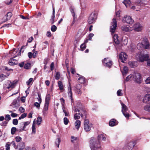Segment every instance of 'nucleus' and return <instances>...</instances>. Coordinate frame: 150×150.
Instances as JSON below:
<instances>
[{"label": "nucleus", "mask_w": 150, "mask_h": 150, "mask_svg": "<svg viewBox=\"0 0 150 150\" xmlns=\"http://www.w3.org/2000/svg\"><path fill=\"white\" fill-rule=\"evenodd\" d=\"M118 36L117 35L115 34L113 36V39L115 43L118 44L119 43V41L118 39Z\"/></svg>", "instance_id": "bb28decb"}, {"label": "nucleus", "mask_w": 150, "mask_h": 150, "mask_svg": "<svg viewBox=\"0 0 150 150\" xmlns=\"http://www.w3.org/2000/svg\"><path fill=\"white\" fill-rule=\"evenodd\" d=\"M18 122V120L17 119H14L13 120V124L15 125H17Z\"/></svg>", "instance_id": "3c124183"}, {"label": "nucleus", "mask_w": 150, "mask_h": 150, "mask_svg": "<svg viewBox=\"0 0 150 150\" xmlns=\"http://www.w3.org/2000/svg\"><path fill=\"white\" fill-rule=\"evenodd\" d=\"M78 80L80 81V82L81 83H83L85 82V78L82 76H81L78 79Z\"/></svg>", "instance_id": "e433bc0d"}, {"label": "nucleus", "mask_w": 150, "mask_h": 150, "mask_svg": "<svg viewBox=\"0 0 150 150\" xmlns=\"http://www.w3.org/2000/svg\"><path fill=\"white\" fill-rule=\"evenodd\" d=\"M81 122L79 120H76L74 123L76 128L77 129H79L81 125Z\"/></svg>", "instance_id": "b1692460"}, {"label": "nucleus", "mask_w": 150, "mask_h": 150, "mask_svg": "<svg viewBox=\"0 0 150 150\" xmlns=\"http://www.w3.org/2000/svg\"><path fill=\"white\" fill-rule=\"evenodd\" d=\"M33 80V79L32 78H30L29 79V80L26 82V84L28 85H29V84Z\"/></svg>", "instance_id": "e2e57ef3"}, {"label": "nucleus", "mask_w": 150, "mask_h": 150, "mask_svg": "<svg viewBox=\"0 0 150 150\" xmlns=\"http://www.w3.org/2000/svg\"><path fill=\"white\" fill-rule=\"evenodd\" d=\"M80 115L79 113H76L74 116V118L75 120L79 119L80 118Z\"/></svg>", "instance_id": "ea45409f"}, {"label": "nucleus", "mask_w": 150, "mask_h": 150, "mask_svg": "<svg viewBox=\"0 0 150 150\" xmlns=\"http://www.w3.org/2000/svg\"><path fill=\"white\" fill-rule=\"evenodd\" d=\"M145 81L146 84H150V77L147 78Z\"/></svg>", "instance_id": "338daca9"}, {"label": "nucleus", "mask_w": 150, "mask_h": 150, "mask_svg": "<svg viewBox=\"0 0 150 150\" xmlns=\"http://www.w3.org/2000/svg\"><path fill=\"white\" fill-rule=\"evenodd\" d=\"M36 132L35 126L34 124H33L32 126V133L35 134Z\"/></svg>", "instance_id": "a18cd8bd"}, {"label": "nucleus", "mask_w": 150, "mask_h": 150, "mask_svg": "<svg viewBox=\"0 0 150 150\" xmlns=\"http://www.w3.org/2000/svg\"><path fill=\"white\" fill-rule=\"evenodd\" d=\"M57 27L54 25H52L51 27V30L52 32H55L57 30Z\"/></svg>", "instance_id": "de8ad7c7"}, {"label": "nucleus", "mask_w": 150, "mask_h": 150, "mask_svg": "<svg viewBox=\"0 0 150 150\" xmlns=\"http://www.w3.org/2000/svg\"><path fill=\"white\" fill-rule=\"evenodd\" d=\"M144 109L146 111H150V103H149V104L144 106Z\"/></svg>", "instance_id": "4c0bfd02"}, {"label": "nucleus", "mask_w": 150, "mask_h": 150, "mask_svg": "<svg viewBox=\"0 0 150 150\" xmlns=\"http://www.w3.org/2000/svg\"><path fill=\"white\" fill-rule=\"evenodd\" d=\"M17 56V55H15L14 56L13 58H11L9 60L8 62V64L10 65L13 66L14 65L17 64L18 63V61L15 59H13V58H15Z\"/></svg>", "instance_id": "4468645a"}, {"label": "nucleus", "mask_w": 150, "mask_h": 150, "mask_svg": "<svg viewBox=\"0 0 150 150\" xmlns=\"http://www.w3.org/2000/svg\"><path fill=\"white\" fill-rule=\"evenodd\" d=\"M111 26H110V31L112 33H114L117 27V23L115 19L114 18L112 19V22L111 23Z\"/></svg>", "instance_id": "6e6552de"}, {"label": "nucleus", "mask_w": 150, "mask_h": 150, "mask_svg": "<svg viewBox=\"0 0 150 150\" xmlns=\"http://www.w3.org/2000/svg\"><path fill=\"white\" fill-rule=\"evenodd\" d=\"M27 114L26 113H24L21 115L19 117V120H21L22 119H23L25 117H26L27 116Z\"/></svg>", "instance_id": "37998d69"}, {"label": "nucleus", "mask_w": 150, "mask_h": 150, "mask_svg": "<svg viewBox=\"0 0 150 150\" xmlns=\"http://www.w3.org/2000/svg\"><path fill=\"white\" fill-rule=\"evenodd\" d=\"M116 120L114 119H113L110 120L109 122V125L111 126H113L115 125Z\"/></svg>", "instance_id": "c756f323"}, {"label": "nucleus", "mask_w": 150, "mask_h": 150, "mask_svg": "<svg viewBox=\"0 0 150 150\" xmlns=\"http://www.w3.org/2000/svg\"><path fill=\"white\" fill-rule=\"evenodd\" d=\"M128 64L131 67H133L136 66V62H129L128 63Z\"/></svg>", "instance_id": "2f4dec72"}, {"label": "nucleus", "mask_w": 150, "mask_h": 150, "mask_svg": "<svg viewBox=\"0 0 150 150\" xmlns=\"http://www.w3.org/2000/svg\"><path fill=\"white\" fill-rule=\"evenodd\" d=\"M15 86V83L11 82L9 81H8L6 84L4 85V88L5 89H9L10 88L12 89L14 88Z\"/></svg>", "instance_id": "9b49d317"}, {"label": "nucleus", "mask_w": 150, "mask_h": 150, "mask_svg": "<svg viewBox=\"0 0 150 150\" xmlns=\"http://www.w3.org/2000/svg\"><path fill=\"white\" fill-rule=\"evenodd\" d=\"M19 111L21 113L24 112L25 111V109L22 107H20L19 109Z\"/></svg>", "instance_id": "864d4df0"}, {"label": "nucleus", "mask_w": 150, "mask_h": 150, "mask_svg": "<svg viewBox=\"0 0 150 150\" xmlns=\"http://www.w3.org/2000/svg\"><path fill=\"white\" fill-rule=\"evenodd\" d=\"M15 139L16 141V142H19L21 141L22 138L21 137L18 136V137H16L15 138Z\"/></svg>", "instance_id": "4d7b16f0"}, {"label": "nucleus", "mask_w": 150, "mask_h": 150, "mask_svg": "<svg viewBox=\"0 0 150 150\" xmlns=\"http://www.w3.org/2000/svg\"><path fill=\"white\" fill-rule=\"evenodd\" d=\"M24 125L23 127L22 128L20 127V129H18L17 131L20 132H21L25 130V129L26 128V126H25V125Z\"/></svg>", "instance_id": "8fccbe9b"}, {"label": "nucleus", "mask_w": 150, "mask_h": 150, "mask_svg": "<svg viewBox=\"0 0 150 150\" xmlns=\"http://www.w3.org/2000/svg\"><path fill=\"white\" fill-rule=\"evenodd\" d=\"M31 64L29 63L26 64L24 65V68L25 69H28L30 68Z\"/></svg>", "instance_id": "f704fd0d"}, {"label": "nucleus", "mask_w": 150, "mask_h": 150, "mask_svg": "<svg viewBox=\"0 0 150 150\" xmlns=\"http://www.w3.org/2000/svg\"><path fill=\"white\" fill-rule=\"evenodd\" d=\"M122 105V111L123 115L127 118H128L129 117V114L127 112V108L126 106L122 103H121Z\"/></svg>", "instance_id": "0eeeda50"}, {"label": "nucleus", "mask_w": 150, "mask_h": 150, "mask_svg": "<svg viewBox=\"0 0 150 150\" xmlns=\"http://www.w3.org/2000/svg\"><path fill=\"white\" fill-rule=\"evenodd\" d=\"M84 129L86 132L90 131L92 127V124H89V121L88 119H85L84 122Z\"/></svg>", "instance_id": "39448f33"}, {"label": "nucleus", "mask_w": 150, "mask_h": 150, "mask_svg": "<svg viewBox=\"0 0 150 150\" xmlns=\"http://www.w3.org/2000/svg\"><path fill=\"white\" fill-rule=\"evenodd\" d=\"M10 143H8L6 145V150H9L10 149Z\"/></svg>", "instance_id": "6e6d98bb"}, {"label": "nucleus", "mask_w": 150, "mask_h": 150, "mask_svg": "<svg viewBox=\"0 0 150 150\" xmlns=\"http://www.w3.org/2000/svg\"><path fill=\"white\" fill-rule=\"evenodd\" d=\"M149 55L148 54L141 53L139 56V61L141 62L147 60L149 58Z\"/></svg>", "instance_id": "1a4fd4ad"}, {"label": "nucleus", "mask_w": 150, "mask_h": 150, "mask_svg": "<svg viewBox=\"0 0 150 150\" xmlns=\"http://www.w3.org/2000/svg\"><path fill=\"white\" fill-rule=\"evenodd\" d=\"M11 119V117L9 115H6L5 120H6L9 121Z\"/></svg>", "instance_id": "603ef678"}, {"label": "nucleus", "mask_w": 150, "mask_h": 150, "mask_svg": "<svg viewBox=\"0 0 150 150\" xmlns=\"http://www.w3.org/2000/svg\"><path fill=\"white\" fill-rule=\"evenodd\" d=\"M18 130L15 127H13L11 128V133L13 135L15 134V132L17 130Z\"/></svg>", "instance_id": "58836bf2"}, {"label": "nucleus", "mask_w": 150, "mask_h": 150, "mask_svg": "<svg viewBox=\"0 0 150 150\" xmlns=\"http://www.w3.org/2000/svg\"><path fill=\"white\" fill-rule=\"evenodd\" d=\"M143 47L146 49H150V44L146 39H144L142 42H139L137 45V48L139 50H141Z\"/></svg>", "instance_id": "7ed1b4c3"}, {"label": "nucleus", "mask_w": 150, "mask_h": 150, "mask_svg": "<svg viewBox=\"0 0 150 150\" xmlns=\"http://www.w3.org/2000/svg\"><path fill=\"white\" fill-rule=\"evenodd\" d=\"M62 110H63V112L65 114V115L66 116H69V113L68 112H67L65 110V108L64 107H63L62 108Z\"/></svg>", "instance_id": "49530a36"}, {"label": "nucleus", "mask_w": 150, "mask_h": 150, "mask_svg": "<svg viewBox=\"0 0 150 150\" xmlns=\"http://www.w3.org/2000/svg\"><path fill=\"white\" fill-rule=\"evenodd\" d=\"M122 90L121 89H119L117 91V94L118 96H121L122 95L123 93H122Z\"/></svg>", "instance_id": "79ce46f5"}, {"label": "nucleus", "mask_w": 150, "mask_h": 150, "mask_svg": "<svg viewBox=\"0 0 150 150\" xmlns=\"http://www.w3.org/2000/svg\"><path fill=\"white\" fill-rule=\"evenodd\" d=\"M81 88V86L80 84H77L76 85V90H80Z\"/></svg>", "instance_id": "052dcab7"}, {"label": "nucleus", "mask_w": 150, "mask_h": 150, "mask_svg": "<svg viewBox=\"0 0 150 150\" xmlns=\"http://www.w3.org/2000/svg\"><path fill=\"white\" fill-rule=\"evenodd\" d=\"M82 51L83 50L86 48V44L85 43L82 44L80 46Z\"/></svg>", "instance_id": "09e8293b"}, {"label": "nucleus", "mask_w": 150, "mask_h": 150, "mask_svg": "<svg viewBox=\"0 0 150 150\" xmlns=\"http://www.w3.org/2000/svg\"><path fill=\"white\" fill-rule=\"evenodd\" d=\"M135 30L136 31H139L142 29V27L140 26L139 24H137L134 26Z\"/></svg>", "instance_id": "393cba45"}, {"label": "nucleus", "mask_w": 150, "mask_h": 150, "mask_svg": "<svg viewBox=\"0 0 150 150\" xmlns=\"http://www.w3.org/2000/svg\"><path fill=\"white\" fill-rule=\"evenodd\" d=\"M98 141L94 138H92L90 141V146L91 150H97L100 147L99 140L105 141L106 140L105 137L102 134L99 135L98 137Z\"/></svg>", "instance_id": "f257e3e1"}, {"label": "nucleus", "mask_w": 150, "mask_h": 150, "mask_svg": "<svg viewBox=\"0 0 150 150\" xmlns=\"http://www.w3.org/2000/svg\"><path fill=\"white\" fill-rule=\"evenodd\" d=\"M134 142H131L129 143L126 146V148L127 150H131L134 146Z\"/></svg>", "instance_id": "dca6fc26"}, {"label": "nucleus", "mask_w": 150, "mask_h": 150, "mask_svg": "<svg viewBox=\"0 0 150 150\" xmlns=\"http://www.w3.org/2000/svg\"><path fill=\"white\" fill-rule=\"evenodd\" d=\"M128 71V69L127 67H125L123 68L122 72L123 76L126 75Z\"/></svg>", "instance_id": "72a5a7b5"}, {"label": "nucleus", "mask_w": 150, "mask_h": 150, "mask_svg": "<svg viewBox=\"0 0 150 150\" xmlns=\"http://www.w3.org/2000/svg\"><path fill=\"white\" fill-rule=\"evenodd\" d=\"M40 104L37 102H35L34 103V106L38 108H39L40 107Z\"/></svg>", "instance_id": "5fc2aeb1"}, {"label": "nucleus", "mask_w": 150, "mask_h": 150, "mask_svg": "<svg viewBox=\"0 0 150 150\" xmlns=\"http://www.w3.org/2000/svg\"><path fill=\"white\" fill-rule=\"evenodd\" d=\"M97 15L95 12H92L89 15L88 20V22L89 24L94 23L97 19Z\"/></svg>", "instance_id": "20e7f679"}, {"label": "nucleus", "mask_w": 150, "mask_h": 150, "mask_svg": "<svg viewBox=\"0 0 150 150\" xmlns=\"http://www.w3.org/2000/svg\"><path fill=\"white\" fill-rule=\"evenodd\" d=\"M70 11L71 12V13H72V16L73 17V22L74 23V22L76 18V17L75 16V14L74 12V9L72 7H71L70 8Z\"/></svg>", "instance_id": "c85d7f7f"}, {"label": "nucleus", "mask_w": 150, "mask_h": 150, "mask_svg": "<svg viewBox=\"0 0 150 150\" xmlns=\"http://www.w3.org/2000/svg\"><path fill=\"white\" fill-rule=\"evenodd\" d=\"M60 142V139L59 138H58L56 140L55 142V144L56 145V146L58 148L59 147V144Z\"/></svg>", "instance_id": "a19ab883"}, {"label": "nucleus", "mask_w": 150, "mask_h": 150, "mask_svg": "<svg viewBox=\"0 0 150 150\" xmlns=\"http://www.w3.org/2000/svg\"><path fill=\"white\" fill-rule=\"evenodd\" d=\"M10 145L11 144L13 146L14 148L16 149L17 146L16 145L15 142L14 141H12L11 143H10Z\"/></svg>", "instance_id": "bf43d9fd"}, {"label": "nucleus", "mask_w": 150, "mask_h": 150, "mask_svg": "<svg viewBox=\"0 0 150 150\" xmlns=\"http://www.w3.org/2000/svg\"><path fill=\"white\" fill-rule=\"evenodd\" d=\"M49 103H45L43 109V110L42 112L44 115H45L47 114V111L48 110L49 106Z\"/></svg>", "instance_id": "a211bd4d"}, {"label": "nucleus", "mask_w": 150, "mask_h": 150, "mask_svg": "<svg viewBox=\"0 0 150 150\" xmlns=\"http://www.w3.org/2000/svg\"><path fill=\"white\" fill-rule=\"evenodd\" d=\"M50 69L51 71L54 70V63L52 62L50 66Z\"/></svg>", "instance_id": "0e129e2a"}, {"label": "nucleus", "mask_w": 150, "mask_h": 150, "mask_svg": "<svg viewBox=\"0 0 150 150\" xmlns=\"http://www.w3.org/2000/svg\"><path fill=\"white\" fill-rule=\"evenodd\" d=\"M6 75L3 74L0 75V81H2L6 79Z\"/></svg>", "instance_id": "c9c22d12"}, {"label": "nucleus", "mask_w": 150, "mask_h": 150, "mask_svg": "<svg viewBox=\"0 0 150 150\" xmlns=\"http://www.w3.org/2000/svg\"><path fill=\"white\" fill-rule=\"evenodd\" d=\"M38 52L37 51L34 52L33 53V57L34 58H36V56L38 54Z\"/></svg>", "instance_id": "774afa93"}, {"label": "nucleus", "mask_w": 150, "mask_h": 150, "mask_svg": "<svg viewBox=\"0 0 150 150\" xmlns=\"http://www.w3.org/2000/svg\"><path fill=\"white\" fill-rule=\"evenodd\" d=\"M122 2L127 7L129 6L131 4L130 0H124Z\"/></svg>", "instance_id": "a878e982"}, {"label": "nucleus", "mask_w": 150, "mask_h": 150, "mask_svg": "<svg viewBox=\"0 0 150 150\" xmlns=\"http://www.w3.org/2000/svg\"><path fill=\"white\" fill-rule=\"evenodd\" d=\"M141 74L139 73L135 74L134 75L130 74L126 78L125 81H127L129 80H131L134 78L135 79L136 82L138 83H141Z\"/></svg>", "instance_id": "f03ea898"}, {"label": "nucleus", "mask_w": 150, "mask_h": 150, "mask_svg": "<svg viewBox=\"0 0 150 150\" xmlns=\"http://www.w3.org/2000/svg\"><path fill=\"white\" fill-rule=\"evenodd\" d=\"M58 84L59 89L61 91H63L64 88L62 81H59L58 82Z\"/></svg>", "instance_id": "cd10ccee"}, {"label": "nucleus", "mask_w": 150, "mask_h": 150, "mask_svg": "<svg viewBox=\"0 0 150 150\" xmlns=\"http://www.w3.org/2000/svg\"><path fill=\"white\" fill-rule=\"evenodd\" d=\"M61 101V103L62 106V107H64V104L65 100L63 98H62L60 99Z\"/></svg>", "instance_id": "13d9d810"}, {"label": "nucleus", "mask_w": 150, "mask_h": 150, "mask_svg": "<svg viewBox=\"0 0 150 150\" xmlns=\"http://www.w3.org/2000/svg\"><path fill=\"white\" fill-rule=\"evenodd\" d=\"M50 94H47L45 97V103H49V101L50 100Z\"/></svg>", "instance_id": "7c9ffc66"}, {"label": "nucleus", "mask_w": 150, "mask_h": 150, "mask_svg": "<svg viewBox=\"0 0 150 150\" xmlns=\"http://www.w3.org/2000/svg\"><path fill=\"white\" fill-rule=\"evenodd\" d=\"M94 35L92 33H90L88 36V40H91L92 38L93 37Z\"/></svg>", "instance_id": "69168bd1"}, {"label": "nucleus", "mask_w": 150, "mask_h": 150, "mask_svg": "<svg viewBox=\"0 0 150 150\" xmlns=\"http://www.w3.org/2000/svg\"><path fill=\"white\" fill-rule=\"evenodd\" d=\"M69 122V121L66 117H64V122L65 125H67Z\"/></svg>", "instance_id": "c03bdc74"}, {"label": "nucleus", "mask_w": 150, "mask_h": 150, "mask_svg": "<svg viewBox=\"0 0 150 150\" xmlns=\"http://www.w3.org/2000/svg\"><path fill=\"white\" fill-rule=\"evenodd\" d=\"M42 121V118L40 117H38L37 118V124L39 125L41 123Z\"/></svg>", "instance_id": "473e14b6"}, {"label": "nucleus", "mask_w": 150, "mask_h": 150, "mask_svg": "<svg viewBox=\"0 0 150 150\" xmlns=\"http://www.w3.org/2000/svg\"><path fill=\"white\" fill-rule=\"evenodd\" d=\"M12 14L11 12H8L3 18V22H5L10 20L12 16Z\"/></svg>", "instance_id": "ddd939ff"}, {"label": "nucleus", "mask_w": 150, "mask_h": 150, "mask_svg": "<svg viewBox=\"0 0 150 150\" xmlns=\"http://www.w3.org/2000/svg\"><path fill=\"white\" fill-rule=\"evenodd\" d=\"M127 58V55L125 52H121L119 56V58L120 61L124 63L125 61L126 60Z\"/></svg>", "instance_id": "f8f14e48"}, {"label": "nucleus", "mask_w": 150, "mask_h": 150, "mask_svg": "<svg viewBox=\"0 0 150 150\" xmlns=\"http://www.w3.org/2000/svg\"><path fill=\"white\" fill-rule=\"evenodd\" d=\"M74 112H79L82 110L83 109V108L82 105L80 103H78L76 106L74 107Z\"/></svg>", "instance_id": "2eb2a0df"}, {"label": "nucleus", "mask_w": 150, "mask_h": 150, "mask_svg": "<svg viewBox=\"0 0 150 150\" xmlns=\"http://www.w3.org/2000/svg\"><path fill=\"white\" fill-rule=\"evenodd\" d=\"M79 114L82 118H86L87 112L84 109H83L81 112H79Z\"/></svg>", "instance_id": "aec40b11"}, {"label": "nucleus", "mask_w": 150, "mask_h": 150, "mask_svg": "<svg viewBox=\"0 0 150 150\" xmlns=\"http://www.w3.org/2000/svg\"><path fill=\"white\" fill-rule=\"evenodd\" d=\"M150 101V94H146L143 99V101L144 103H146L148 101Z\"/></svg>", "instance_id": "4be33fe9"}, {"label": "nucleus", "mask_w": 150, "mask_h": 150, "mask_svg": "<svg viewBox=\"0 0 150 150\" xmlns=\"http://www.w3.org/2000/svg\"><path fill=\"white\" fill-rule=\"evenodd\" d=\"M121 29L125 32H130L132 30V28L129 25H123L121 27Z\"/></svg>", "instance_id": "f3484780"}, {"label": "nucleus", "mask_w": 150, "mask_h": 150, "mask_svg": "<svg viewBox=\"0 0 150 150\" xmlns=\"http://www.w3.org/2000/svg\"><path fill=\"white\" fill-rule=\"evenodd\" d=\"M55 10L53 6V11H52V15L51 17V18L50 19V21L51 24H52L54 23V20L55 18L54 15Z\"/></svg>", "instance_id": "5701e85b"}, {"label": "nucleus", "mask_w": 150, "mask_h": 150, "mask_svg": "<svg viewBox=\"0 0 150 150\" xmlns=\"http://www.w3.org/2000/svg\"><path fill=\"white\" fill-rule=\"evenodd\" d=\"M28 55L29 58L30 59L32 57H33V54L31 52H30L28 53Z\"/></svg>", "instance_id": "680f3d73"}, {"label": "nucleus", "mask_w": 150, "mask_h": 150, "mask_svg": "<svg viewBox=\"0 0 150 150\" xmlns=\"http://www.w3.org/2000/svg\"><path fill=\"white\" fill-rule=\"evenodd\" d=\"M122 21L123 23H126L129 24H132L134 23V21L132 19L130 16H124L122 19Z\"/></svg>", "instance_id": "9d476101"}, {"label": "nucleus", "mask_w": 150, "mask_h": 150, "mask_svg": "<svg viewBox=\"0 0 150 150\" xmlns=\"http://www.w3.org/2000/svg\"><path fill=\"white\" fill-rule=\"evenodd\" d=\"M68 93L69 97L70 98L71 100L72 101V94L70 84L69 85V86L68 87Z\"/></svg>", "instance_id": "412c9836"}, {"label": "nucleus", "mask_w": 150, "mask_h": 150, "mask_svg": "<svg viewBox=\"0 0 150 150\" xmlns=\"http://www.w3.org/2000/svg\"><path fill=\"white\" fill-rule=\"evenodd\" d=\"M102 62L105 66L109 68L111 67L112 64V61L109 58H105Z\"/></svg>", "instance_id": "423d86ee"}, {"label": "nucleus", "mask_w": 150, "mask_h": 150, "mask_svg": "<svg viewBox=\"0 0 150 150\" xmlns=\"http://www.w3.org/2000/svg\"><path fill=\"white\" fill-rule=\"evenodd\" d=\"M24 143L23 142L19 143L16 146V149H18V150H23L25 148Z\"/></svg>", "instance_id": "6ab92c4d"}]
</instances>
